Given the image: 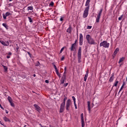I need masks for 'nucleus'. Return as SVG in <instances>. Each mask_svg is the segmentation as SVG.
Listing matches in <instances>:
<instances>
[{"mask_svg":"<svg viewBox=\"0 0 127 127\" xmlns=\"http://www.w3.org/2000/svg\"><path fill=\"white\" fill-rule=\"evenodd\" d=\"M90 2H91V0H86L85 3V6H86L84 9L83 17L86 18L89 14V9H90Z\"/></svg>","mask_w":127,"mask_h":127,"instance_id":"obj_1","label":"nucleus"},{"mask_svg":"<svg viewBox=\"0 0 127 127\" xmlns=\"http://www.w3.org/2000/svg\"><path fill=\"white\" fill-rule=\"evenodd\" d=\"M64 99L63 100V103L61 104L60 113H63L65 110V104L66 103V100H67V97L64 95Z\"/></svg>","mask_w":127,"mask_h":127,"instance_id":"obj_2","label":"nucleus"},{"mask_svg":"<svg viewBox=\"0 0 127 127\" xmlns=\"http://www.w3.org/2000/svg\"><path fill=\"white\" fill-rule=\"evenodd\" d=\"M64 99L63 100V103L61 104L60 113H63L65 110V104L66 103V100H67V97L64 95Z\"/></svg>","mask_w":127,"mask_h":127,"instance_id":"obj_3","label":"nucleus"},{"mask_svg":"<svg viewBox=\"0 0 127 127\" xmlns=\"http://www.w3.org/2000/svg\"><path fill=\"white\" fill-rule=\"evenodd\" d=\"M86 37L88 44H91V45L95 44V40L92 38L91 35H87Z\"/></svg>","mask_w":127,"mask_h":127,"instance_id":"obj_4","label":"nucleus"},{"mask_svg":"<svg viewBox=\"0 0 127 127\" xmlns=\"http://www.w3.org/2000/svg\"><path fill=\"white\" fill-rule=\"evenodd\" d=\"M81 55H82V48H81V47H79L78 50V54H77V60H78V63H81L82 62V61H81V59L82 58Z\"/></svg>","mask_w":127,"mask_h":127,"instance_id":"obj_5","label":"nucleus"},{"mask_svg":"<svg viewBox=\"0 0 127 127\" xmlns=\"http://www.w3.org/2000/svg\"><path fill=\"white\" fill-rule=\"evenodd\" d=\"M71 105H72V101H71V99H68L66 102V105H65V109L68 112L70 111V107H71Z\"/></svg>","mask_w":127,"mask_h":127,"instance_id":"obj_6","label":"nucleus"},{"mask_svg":"<svg viewBox=\"0 0 127 127\" xmlns=\"http://www.w3.org/2000/svg\"><path fill=\"white\" fill-rule=\"evenodd\" d=\"M100 47H104V48H109L110 47V43H108L107 41H103L100 44Z\"/></svg>","mask_w":127,"mask_h":127,"instance_id":"obj_7","label":"nucleus"},{"mask_svg":"<svg viewBox=\"0 0 127 127\" xmlns=\"http://www.w3.org/2000/svg\"><path fill=\"white\" fill-rule=\"evenodd\" d=\"M102 12H103V9H101L96 20V22L99 23L100 22V18H101V15H102Z\"/></svg>","mask_w":127,"mask_h":127,"instance_id":"obj_8","label":"nucleus"},{"mask_svg":"<svg viewBox=\"0 0 127 127\" xmlns=\"http://www.w3.org/2000/svg\"><path fill=\"white\" fill-rule=\"evenodd\" d=\"M80 118L81 120V127H85V122L84 121V114L82 113L80 115Z\"/></svg>","mask_w":127,"mask_h":127,"instance_id":"obj_9","label":"nucleus"},{"mask_svg":"<svg viewBox=\"0 0 127 127\" xmlns=\"http://www.w3.org/2000/svg\"><path fill=\"white\" fill-rule=\"evenodd\" d=\"M83 35L82 34H80V35H79V45L80 46H82V45H83Z\"/></svg>","mask_w":127,"mask_h":127,"instance_id":"obj_10","label":"nucleus"},{"mask_svg":"<svg viewBox=\"0 0 127 127\" xmlns=\"http://www.w3.org/2000/svg\"><path fill=\"white\" fill-rule=\"evenodd\" d=\"M7 100H8L9 103H10V106L11 107H14V103H13V102H12V99L11 98V97H10V96H8Z\"/></svg>","mask_w":127,"mask_h":127,"instance_id":"obj_11","label":"nucleus"},{"mask_svg":"<svg viewBox=\"0 0 127 127\" xmlns=\"http://www.w3.org/2000/svg\"><path fill=\"white\" fill-rule=\"evenodd\" d=\"M10 15H11V13H9V12H6L5 14H2L3 18H4V19H6V17Z\"/></svg>","mask_w":127,"mask_h":127,"instance_id":"obj_12","label":"nucleus"},{"mask_svg":"<svg viewBox=\"0 0 127 127\" xmlns=\"http://www.w3.org/2000/svg\"><path fill=\"white\" fill-rule=\"evenodd\" d=\"M34 107L35 108V110H36V111H37V112H38L39 113L40 112V111L41 110V108H40V107H39V106H38L37 104H35L34 105Z\"/></svg>","mask_w":127,"mask_h":127,"instance_id":"obj_13","label":"nucleus"},{"mask_svg":"<svg viewBox=\"0 0 127 127\" xmlns=\"http://www.w3.org/2000/svg\"><path fill=\"white\" fill-rule=\"evenodd\" d=\"M89 75V69H87L86 70V73L85 75V76L84 77V82H86L87 81V79L88 78V75Z\"/></svg>","mask_w":127,"mask_h":127,"instance_id":"obj_14","label":"nucleus"},{"mask_svg":"<svg viewBox=\"0 0 127 127\" xmlns=\"http://www.w3.org/2000/svg\"><path fill=\"white\" fill-rule=\"evenodd\" d=\"M119 51H120V49H119V48H116L113 53L114 57H116V56H117V54L119 52Z\"/></svg>","mask_w":127,"mask_h":127,"instance_id":"obj_15","label":"nucleus"},{"mask_svg":"<svg viewBox=\"0 0 127 127\" xmlns=\"http://www.w3.org/2000/svg\"><path fill=\"white\" fill-rule=\"evenodd\" d=\"M75 44H73L71 45V47L70 48V50L71 51H75V50H76V45H75Z\"/></svg>","mask_w":127,"mask_h":127,"instance_id":"obj_16","label":"nucleus"},{"mask_svg":"<svg viewBox=\"0 0 127 127\" xmlns=\"http://www.w3.org/2000/svg\"><path fill=\"white\" fill-rule=\"evenodd\" d=\"M71 32H72V27H71V25H69V27L66 30V32H68V33H71Z\"/></svg>","mask_w":127,"mask_h":127,"instance_id":"obj_17","label":"nucleus"},{"mask_svg":"<svg viewBox=\"0 0 127 127\" xmlns=\"http://www.w3.org/2000/svg\"><path fill=\"white\" fill-rule=\"evenodd\" d=\"M87 105H88L87 107H88V111L90 113L91 112V107H90L91 102L90 101H88Z\"/></svg>","mask_w":127,"mask_h":127,"instance_id":"obj_18","label":"nucleus"},{"mask_svg":"<svg viewBox=\"0 0 127 127\" xmlns=\"http://www.w3.org/2000/svg\"><path fill=\"white\" fill-rule=\"evenodd\" d=\"M3 119L5 122H8V123H10V120H9V119L5 116L3 117Z\"/></svg>","mask_w":127,"mask_h":127,"instance_id":"obj_19","label":"nucleus"},{"mask_svg":"<svg viewBox=\"0 0 127 127\" xmlns=\"http://www.w3.org/2000/svg\"><path fill=\"white\" fill-rule=\"evenodd\" d=\"M0 43L2 45H3L4 46H8V45H7L5 42H4L3 41H2V40H1L0 39Z\"/></svg>","mask_w":127,"mask_h":127,"instance_id":"obj_20","label":"nucleus"},{"mask_svg":"<svg viewBox=\"0 0 127 127\" xmlns=\"http://www.w3.org/2000/svg\"><path fill=\"white\" fill-rule=\"evenodd\" d=\"M62 80L66 81V74H65V72L64 73V74L62 77Z\"/></svg>","mask_w":127,"mask_h":127,"instance_id":"obj_21","label":"nucleus"},{"mask_svg":"<svg viewBox=\"0 0 127 127\" xmlns=\"http://www.w3.org/2000/svg\"><path fill=\"white\" fill-rule=\"evenodd\" d=\"M114 81V74L110 77L109 79V82H113Z\"/></svg>","mask_w":127,"mask_h":127,"instance_id":"obj_22","label":"nucleus"},{"mask_svg":"<svg viewBox=\"0 0 127 127\" xmlns=\"http://www.w3.org/2000/svg\"><path fill=\"white\" fill-rule=\"evenodd\" d=\"M123 61H125V57H122L120 59L119 62V64H121V62H123Z\"/></svg>","mask_w":127,"mask_h":127,"instance_id":"obj_23","label":"nucleus"},{"mask_svg":"<svg viewBox=\"0 0 127 127\" xmlns=\"http://www.w3.org/2000/svg\"><path fill=\"white\" fill-rule=\"evenodd\" d=\"M56 72L57 75L59 76V78H60L61 77V74H60V73H59V69L58 70H56Z\"/></svg>","mask_w":127,"mask_h":127,"instance_id":"obj_24","label":"nucleus"},{"mask_svg":"<svg viewBox=\"0 0 127 127\" xmlns=\"http://www.w3.org/2000/svg\"><path fill=\"white\" fill-rule=\"evenodd\" d=\"M118 84H119V81H117V79L113 85V87H117L118 86Z\"/></svg>","mask_w":127,"mask_h":127,"instance_id":"obj_25","label":"nucleus"},{"mask_svg":"<svg viewBox=\"0 0 127 127\" xmlns=\"http://www.w3.org/2000/svg\"><path fill=\"white\" fill-rule=\"evenodd\" d=\"M35 66L36 67H38V66H40V63L39 61H37L35 64Z\"/></svg>","mask_w":127,"mask_h":127,"instance_id":"obj_26","label":"nucleus"},{"mask_svg":"<svg viewBox=\"0 0 127 127\" xmlns=\"http://www.w3.org/2000/svg\"><path fill=\"white\" fill-rule=\"evenodd\" d=\"M2 25L4 26V28H6V29H8V26L6 25L5 23H3Z\"/></svg>","mask_w":127,"mask_h":127,"instance_id":"obj_27","label":"nucleus"},{"mask_svg":"<svg viewBox=\"0 0 127 127\" xmlns=\"http://www.w3.org/2000/svg\"><path fill=\"white\" fill-rule=\"evenodd\" d=\"M2 66L3 67L5 72H6V71H7V66L3 65H2Z\"/></svg>","mask_w":127,"mask_h":127,"instance_id":"obj_28","label":"nucleus"},{"mask_svg":"<svg viewBox=\"0 0 127 127\" xmlns=\"http://www.w3.org/2000/svg\"><path fill=\"white\" fill-rule=\"evenodd\" d=\"M32 9H33V7L32 6H29L27 7L28 10H32Z\"/></svg>","mask_w":127,"mask_h":127,"instance_id":"obj_29","label":"nucleus"},{"mask_svg":"<svg viewBox=\"0 0 127 127\" xmlns=\"http://www.w3.org/2000/svg\"><path fill=\"white\" fill-rule=\"evenodd\" d=\"M28 19H29L30 22L31 23V22H33V21L32 20V19L31 18V17H28Z\"/></svg>","mask_w":127,"mask_h":127,"instance_id":"obj_30","label":"nucleus"},{"mask_svg":"<svg viewBox=\"0 0 127 127\" xmlns=\"http://www.w3.org/2000/svg\"><path fill=\"white\" fill-rule=\"evenodd\" d=\"M124 17V15H122L120 17L118 18L119 20H122V19Z\"/></svg>","mask_w":127,"mask_h":127,"instance_id":"obj_31","label":"nucleus"},{"mask_svg":"<svg viewBox=\"0 0 127 127\" xmlns=\"http://www.w3.org/2000/svg\"><path fill=\"white\" fill-rule=\"evenodd\" d=\"M72 99H73L74 103H76V98H75V97L72 96Z\"/></svg>","mask_w":127,"mask_h":127,"instance_id":"obj_32","label":"nucleus"},{"mask_svg":"<svg viewBox=\"0 0 127 127\" xmlns=\"http://www.w3.org/2000/svg\"><path fill=\"white\" fill-rule=\"evenodd\" d=\"M54 68H55V71H57V70H59V69L57 68V66H56V65L54 64Z\"/></svg>","mask_w":127,"mask_h":127,"instance_id":"obj_33","label":"nucleus"},{"mask_svg":"<svg viewBox=\"0 0 127 127\" xmlns=\"http://www.w3.org/2000/svg\"><path fill=\"white\" fill-rule=\"evenodd\" d=\"M49 5H50L51 6H53V5H54V2H51L49 4Z\"/></svg>","mask_w":127,"mask_h":127,"instance_id":"obj_34","label":"nucleus"},{"mask_svg":"<svg viewBox=\"0 0 127 127\" xmlns=\"http://www.w3.org/2000/svg\"><path fill=\"white\" fill-rule=\"evenodd\" d=\"M64 20V17L62 16L60 18V21H63Z\"/></svg>","mask_w":127,"mask_h":127,"instance_id":"obj_35","label":"nucleus"},{"mask_svg":"<svg viewBox=\"0 0 127 127\" xmlns=\"http://www.w3.org/2000/svg\"><path fill=\"white\" fill-rule=\"evenodd\" d=\"M74 105L75 109L76 110H77V104H76V102H74Z\"/></svg>","mask_w":127,"mask_h":127,"instance_id":"obj_36","label":"nucleus"},{"mask_svg":"<svg viewBox=\"0 0 127 127\" xmlns=\"http://www.w3.org/2000/svg\"><path fill=\"white\" fill-rule=\"evenodd\" d=\"M123 89H124V85H122L119 93H120L121 92V91H122L123 90Z\"/></svg>","mask_w":127,"mask_h":127,"instance_id":"obj_37","label":"nucleus"},{"mask_svg":"<svg viewBox=\"0 0 127 127\" xmlns=\"http://www.w3.org/2000/svg\"><path fill=\"white\" fill-rule=\"evenodd\" d=\"M87 29H91L92 28V26H87Z\"/></svg>","mask_w":127,"mask_h":127,"instance_id":"obj_38","label":"nucleus"},{"mask_svg":"<svg viewBox=\"0 0 127 127\" xmlns=\"http://www.w3.org/2000/svg\"><path fill=\"white\" fill-rule=\"evenodd\" d=\"M64 47L62 48L60 51V53H62L63 52V50H64Z\"/></svg>","mask_w":127,"mask_h":127,"instance_id":"obj_39","label":"nucleus"},{"mask_svg":"<svg viewBox=\"0 0 127 127\" xmlns=\"http://www.w3.org/2000/svg\"><path fill=\"white\" fill-rule=\"evenodd\" d=\"M27 54H28L29 56L31 58V54L30 52H27Z\"/></svg>","mask_w":127,"mask_h":127,"instance_id":"obj_40","label":"nucleus"},{"mask_svg":"<svg viewBox=\"0 0 127 127\" xmlns=\"http://www.w3.org/2000/svg\"><path fill=\"white\" fill-rule=\"evenodd\" d=\"M61 84H64V82H65V80H63L61 79Z\"/></svg>","mask_w":127,"mask_h":127,"instance_id":"obj_41","label":"nucleus"},{"mask_svg":"<svg viewBox=\"0 0 127 127\" xmlns=\"http://www.w3.org/2000/svg\"><path fill=\"white\" fill-rule=\"evenodd\" d=\"M66 71H67V67H64V73H65V74H66Z\"/></svg>","mask_w":127,"mask_h":127,"instance_id":"obj_42","label":"nucleus"},{"mask_svg":"<svg viewBox=\"0 0 127 127\" xmlns=\"http://www.w3.org/2000/svg\"><path fill=\"white\" fill-rule=\"evenodd\" d=\"M67 86H68V83H64V87H67Z\"/></svg>","mask_w":127,"mask_h":127,"instance_id":"obj_43","label":"nucleus"},{"mask_svg":"<svg viewBox=\"0 0 127 127\" xmlns=\"http://www.w3.org/2000/svg\"><path fill=\"white\" fill-rule=\"evenodd\" d=\"M8 7H9V6H12V3H9V4H8Z\"/></svg>","mask_w":127,"mask_h":127,"instance_id":"obj_44","label":"nucleus"},{"mask_svg":"<svg viewBox=\"0 0 127 127\" xmlns=\"http://www.w3.org/2000/svg\"><path fill=\"white\" fill-rule=\"evenodd\" d=\"M64 59H65V57H64L63 56V57H62V58H61V61H63V60H64Z\"/></svg>","mask_w":127,"mask_h":127,"instance_id":"obj_45","label":"nucleus"},{"mask_svg":"<svg viewBox=\"0 0 127 127\" xmlns=\"http://www.w3.org/2000/svg\"><path fill=\"white\" fill-rule=\"evenodd\" d=\"M77 41H78V40H76L75 41V42H74V43L73 44H75V45H77Z\"/></svg>","mask_w":127,"mask_h":127,"instance_id":"obj_46","label":"nucleus"},{"mask_svg":"<svg viewBox=\"0 0 127 127\" xmlns=\"http://www.w3.org/2000/svg\"><path fill=\"white\" fill-rule=\"evenodd\" d=\"M45 83H47V84H48V83H49V80H45Z\"/></svg>","mask_w":127,"mask_h":127,"instance_id":"obj_47","label":"nucleus"},{"mask_svg":"<svg viewBox=\"0 0 127 127\" xmlns=\"http://www.w3.org/2000/svg\"><path fill=\"white\" fill-rule=\"evenodd\" d=\"M125 85H126V82L124 81L122 86H123V87H124L125 86Z\"/></svg>","mask_w":127,"mask_h":127,"instance_id":"obj_48","label":"nucleus"},{"mask_svg":"<svg viewBox=\"0 0 127 127\" xmlns=\"http://www.w3.org/2000/svg\"><path fill=\"white\" fill-rule=\"evenodd\" d=\"M0 108H1L2 109V110H4V109L3 108V107H2L1 106V105H0Z\"/></svg>","mask_w":127,"mask_h":127,"instance_id":"obj_49","label":"nucleus"},{"mask_svg":"<svg viewBox=\"0 0 127 127\" xmlns=\"http://www.w3.org/2000/svg\"><path fill=\"white\" fill-rule=\"evenodd\" d=\"M6 58H7V59H9V58H10V56H7Z\"/></svg>","mask_w":127,"mask_h":127,"instance_id":"obj_50","label":"nucleus"},{"mask_svg":"<svg viewBox=\"0 0 127 127\" xmlns=\"http://www.w3.org/2000/svg\"><path fill=\"white\" fill-rule=\"evenodd\" d=\"M39 125L41 127H46V126H45V127L42 126V125H41V124H40Z\"/></svg>","mask_w":127,"mask_h":127,"instance_id":"obj_51","label":"nucleus"},{"mask_svg":"<svg viewBox=\"0 0 127 127\" xmlns=\"http://www.w3.org/2000/svg\"><path fill=\"white\" fill-rule=\"evenodd\" d=\"M17 51H18V49H19V47H17L16 48Z\"/></svg>","mask_w":127,"mask_h":127,"instance_id":"obj_52","label":"nucleus"},{"mask_svg":"<svg viewBox=\"0 0 127 127\" xmlns=\"http://www.w3.org/2000/svg\"><path fill=\"white\" fill-rule=\"evenodd\" d=\"M5 113H6V114H8V111L7 110H6Z\"/></svg>","mask_w":127,"mask_h":127,"instance_id":"obj_53","label":"nucleus"},{"mask_svg":"<svg viewBox=\"0 0 127 127\" xmlns=\"http://www.w3.org/2000/svg\"><path fill=\"white\" fill-rule=\"evenodd\" d=\"M33 77H36V75L35 74H33Z\"/></svg>","mask_w":127,"mask_h":127,"instance_id":"obj_54","label":"nucleus"},{"mask_svg":"<svg viewBox=\"0 0 127 127\" xmlns=\"http://www.w3.org/2000/svg\"><path fill=\"white\" fill-rule=\"evenodd\" d=\"M8 54L9 55H11V53H9Z\"/></svg>","mask_w":127,"mask_h":127,"instance_id":"obj_55","label":"nucleus"},{"mask_svg":"<svg viewBox=\"0 0 127 127\" xmlns=\"http://www.w3.org/2000/svg\"><path fill=\"white\" fill-rule=\"evenodd\" d=\"M0 125H1L2 126H3V123H0Z\"/></svg>","mask_w":127,"mask_h":127,"instance_id":"obj_56","label":"nucleus"},{"mask_svg":"<svg viewBox=\"0 0 127 127\" xmlns=\"http://www.w3.org/2000/svg\"><path fill=\"white\" fill-rule=\"evenodd\" d=\"M7 43H8V45H9V43H8V41H7Z\"/></svg>","mask_w":127,"mask_h":127,"instance_id":"obj_57","label":"nucleus"},{"mask_svg":"<svg viewBox=\"0 0 127 127\" xmlns=\"http://www.w3.org/2000/svg\"><path fill=\"white\" fill-rule=\"evenodd\" d=\"M13 0H9V1H12Z\"/></svg>","mask_w":127,"mask_h":127,"instance_id":"obj_58","label":"nucleus"},{"mask_svg":"<svg viewBox=\"0 0 127 127\" xmlns=\"http://www.w3.org/2000/svg\"><path fill=\"white\" fill-rule=\"evenodd\" d=\"M26 127V125H25L24 126V127Z\"/></svg>","mask_w":127,"mask_h":127,"instance_id":"obj_59","label":"nucleus"},{"mask_svg":"<svg viewBox=\"0 0 127 127\" xmlns=\"http://www.w3.org/2000/svg\"><path fill=\"white\" fill-rule=\"evenodd\" d=\"M126 81H127V77L126 78Z\"/></svg>","mask_w":127,"mask_h":127,"instance_id":"obj_60","label":"nucleus"},{"mask_svg":"<svg viewBox=\"0 0 127 127\" xmlns=\"http://www.w3.org/2000/svg\"><path fill=\"white\" fill-rule=\"evenodd\" d=\"M122 66V64H120V66L121 67Z\"/></svg>","mask_w":127,"mask_h":127,"instance_id":"obj_61","label":"nucleus"},{"mask_svg":"<svg viewBox=\"0 0 127 127\" xmlns=\"http://www.w3.org/2000/svg\"><path fill=\"white\" fill-rule=\"evenodd\" d=\"M0 124H1V122L0 121Z\"/></svg>","mask_w":127,"mask_h":127,"instance_id":"obj_62","label":"nucleus"}]
</instances>
